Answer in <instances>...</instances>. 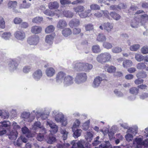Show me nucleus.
Returning a JSON list of instances; mask_svg holds the SVG:
<instances>
[{
    "mask_svg": "<svg viewBox=\"0 0 148 148\" xmlns=\"http://www.w3.org/2000/svg\"><path fill=\"white\" fill-rule=\"evenodd\" d=\"M54 114H56L55 119L58 123L60 122L64 126H66L67 124V118L61 112H58L55 111L53 112Z\"/></svg>",
    "mask_w": 148,
    "mask_h": 148,
    "instance_id": "f257e3e1",
    "label": "nucleus"
},
{
    "mask_svg": "<svg viewBox=\"0 0 148 148\" xmlns=\"http://www.w3.org/2000/svg\"><path fill=\"white\" fill-rule=\"evenodd\" d=\"M137 126H135L128 129L127 131V134L125 136V138L128 142L132 141L133 136H135L138 132Z\"/></svg>",
    "mask_w": 148,
    "mask_h": 148,
    "instance_id": "f03ea898",
    "label": "nucleus"
},
{
    "mask_svg": "<svg viewBox=\"0 0 148 148\" xmlns=\"http://www.w3.org/2000/svg\"><path fill=\"white\" fill-rule=\"evenodd\" d=\"M111 56L108 52H105L99 55L97 58V60L99 62L103 63L110 61Z\"/></svg>",
    "mask_w": 148,
    "mask_h": 148,
    "instance_id": "7ed1b4c3",
    "label": "nucleus"
},
{
    "mask_svg": "<svg viewBox=\"0 0 148 148\" xmlns=\"http://www.w3.org/2000/svg\"><path fill=\"white\" fill-rule=\"evenodd\" d=\"M143 137L141 136H137L134 139L133 143H136L137 145L136 148H142V145L148 146V140L145 139L144 141L142 140Z\"/></svg>",
    "mask_w": 148,
    "mask_h": 148,
    "instance_id": "20e7f679",
    "label": "nucleus"
},
{
    "mask_svg": "<svg viewBox=\"0 0 148 148\" xmlns=\"http://www.w3.org/2000/svg\"><path fill=\"white\" fill-rule=\"evenodd\" d=\"M87 79V76L86 73H79L77 74L75 81L77 84H80L85 82Z\"/></svg>",
    "mask_w": 148,
    "mask_h": 148,
    "instance_id": "39448f33",
    "label": "nucleus"
},
{
    "mask_svg": "<svg viewBox=\"0 0 148 148\" xmlns=\"http://www.w3.org/2000/svg\"><path fill=\"white\" fill-rule=\"evenodd\" d=\"M114 24L113 23L109 22H105L102 24L99 27V28L101 30L104 29L108 32H110L113 29Z\"/></svg>",
    "mask_w": 148,
    "mask_h": 148,
    "instance_id": "423d86ee",
    "label": "nucleus"
},
{
    "mask_svg": "<svg viewBox=\"0 0 148 148\" xmlns=\"http://www.w3.org/2000/svg\"><path fill=\"white\" fill-rule=\"evenodd\" d=\"M72 68L75 70L77 71H84L86 72V63H73Z\"/></svg>",
    "mask_w": 148,
    "mask_h": 148,
    "instance_id": "0eeeda50",
    "label": "nucleus"
},
{
    "mask_svg": "<svg viewBox=\"0 0 148 148\" xmlns=\"http://www.w3.org/2000/svg\"><path fill=\"white\" fill-rule=\"evenodd\" d=\"M71 143L73 145V147H75V148H86L88 145L84 140H81L77 143L75 142V140H73Z\"/></svg>",
    "mask_w": 148,
    "mask_h": 148,
    "instance_id": "6e6552de",
    "label": "nucleus"
},
{
    "mask_svg": "<svg viewBox=\"0 0 148 148\" xmlns=\"http://www.w3.org/2000/svg\"><path fill=\"white\" fill-rule=\"evenodd\" d=\"M46 125L49 126L50 127L51 129L50 130V132L51 133L55 134L58 131V128L57 126L54 123H53L52 121L49 120H48L47 121Z\"/></svg>",
    "mask_w": 148,
    "mask_h": 148,
    "instance_id": "1a4fd4ad",
    "label": "nucleus"
},
{
    "mask_svg": "<svg viewBox=\"0 0 148 148\" xmlns=\"http://www.w3.org/2000/svg\"><path fill=\"white\" fill-rule=\"evenodd\" d=\"M32 129L34 130L40 129L43 133H47L44 127L42 125L39 121H36L34 123L32 126Z\"/></svg>",
    "mask_w": 148,
    "mask_h": 148,
    "instance_id": "9d476101",
    "label": "nucleus"
},
{
    "mask_svg": "<svg viewBox=\"0 0 148 148\" xmlns=\"http://www.w3.org/2000/svg\"><path fill=\"white\" fill-rule=\"evenodd\" d=\"M74 78L70 75H67L65 77L64 79L63 84L64 86H67L71 85L73 83Z\"/></svg>",
    "mask_w": 148,
    "mask_h": 148,
    "instance_id": "9b49d317",
    "label": "nucleus"
},
{
    "mask_svg": "<svg viewBox=\"0 0 148 148\" xmlns=\"http://www.w3.org/2000/svg\"><path fill=\"white\" fill-rule=\"evenodd\" d=\"M39 40V38L37 36H32L28 38L27 42L30 45H36L38 43Z\"/></svg>",
    "mask_w": 148,
    "mask_h": 148,
    "instance_id": "f8f14e48",
    "label": "nucleus"
},
{
    "mask_svg": "<svg viewBox=\"0 0 148 148\" xmlns=\"http://www.w3.org/2000/svg\"><path fill=\"white\" fill-rule=\"evenodd\" d=\"M18 66V64L16 61L11 60L8 64V69L10 71L13 72L17 69Z\"/></svg>",
    "mask_w": 148,
    "mask_h": 148,
    "instance_id": "ddd939ff",
    "label": "nucleus"
},
{
    "mask_svg": "<svg viewBox=\"0 0 148 148\" xmlns=\"http://www.w3.org/2000/svg\"><path fill=\"white\" fill-rule=\"evenodd\" d=\"M42 76V72L40 69L35 71L32 74V77L36 81H39Z\"/></svg>",
    "mask_w": 148,
    "mask_h": 148,
    "instance_id": "4468645a",
    "label": "nucleus"
},
{
    "mask_svg": "<svg viewBox=\"0 0 148 148\" xmlns=\"http://www.w3.org/2000/svg\"><path fill=\"white\" fill-rule=\"evenodd\" d=\"M30 116V113L29 112H24L22 113L21 117L22 118L25 119V121L31 122L34 119V117H31Z\"/></svg>",
    "mask_w": 148,
    "mask_h": 148,
    "instance_id": "2eb2a0df",
    "label": "nucleus"
},
{
    "mask_svg": "<svg viewBox=\"0 0 148 148\" xmlns=\"http://www.w3.org/2000/svg\"><path fill=\"white\" fill-rule=\"evenodd\" d=\"M66 73L63 71H60L57 74L56 77V82L60 83L62 82L63 79L66 76Z\"/></svg>",
    "mask_w": 148,
    "mask_h": 148,
    "instance_id": "dca6fc26",
    "label": "nucleus"
},
{
    "mask_svg": "<svg viewBox=\"0 0 148 148\" xmlns=\"http://www.w3.org/2000/svg\"><path fill=\"white\" fill-rule=\"evenodd\" d=\"M15 37L18 40H22L25 38V33L22 31H17L14 34Z\"/></svg>",
    "mask_w": 148,
    "mask_h": 148,
    "instance_id": "f3484780",
    "label": "nucleus"
},
{
    "mask_svg": "<svg viewBox=\"0 0 148 148\" xmlns=\"http://www.w3.org/2000/svg\"><path fill=\"white\" fill-rule=\"evenodd\" d=\"M102 80V78L100 77H97L94 79L92 86L94 88H98Z\"/></svg>",
    "mask_w": 148,
    "mask_h": 148,
    "instance_id": "a211bd4d",
    "label": "nucleus"
},
{
    "mask_svg": "<svg viewBox=\"0 0 148 148\" xmlns=\"http://www.w3.org/2000/svg\"><path fill=\"white\" fill-rule=\"evenodd\" d=\"M0 123L2 125L3 127L6 128V130L9 131H10L11 128V123L9 121H3L0 122Z\"/></svg>",
    "mask_w": 148,
    "mask_h": 148,
    "instance_id": "6ab92c4d",
    "label": "nucleus"
},
{
    "mask_svg": "<svg viewBox=\"0 0 148 148\" xmlns=\"http://www.w3.org/2000/svg\"><path fill=\"white\" fill-rule=\"evenodd\" d=\"M45 73L48 77H51L55 74L56 71L53 68L50 67L47 68L46 69Z\"/></svg>",
    "mask_w": 148,
    "mask_h": 148,
    "instance_id": "aec40b11",
    "label": "nucleus"
},
{
    "mask_svg": "<svg viewBox=\"0 0 148 148\" xmlns=\"http://www.w3.org/2000/svg\"><path fill=\"white\" fill-rule=\"evenodd\" d=\"M42 30L41 27L38 26H34L32 27L31 29V32L33 34H35L40 33Z\"/></svg>",
    "mask_w": 148,
    "mask_h": 148,
    "instance_id": "412c9836",
    "label": "nucleus"
},
{
    "mask_svg": "<svg viewBox=\"0 0 148 148\" xmlns=\"http://www.w3.org/2000/svg\"><path fill=\"white\" fill-rule=\"evenodd\" d=\"M67 23L65 21L63 20H60L58 22L57 27L58 28L62 29L67 26Z\"/></svg>",
    "mask_w": 148,
    "mask_h": 148,
    "instance_id": "4be33fe9",
    "label": "nucleus"
},
{
    "mask_svg": "<svg viewBox=\"0 0 148 148\" xmlns=\"http://www.w3.org/2000/svg\"><path fill=\"white\" fill-rule=\"evenodd\" d=\"M10 132V134L8 135L9 138L11 140H15L17 138L18 133L17 131H14Z\"/></svg>",
    "mask_w": 148,
    "mask_h": 148,
    "instance_id": "5701e85b",
    "label": "nucleus"
},
{
    "mask_svg": "<svg viewBox=\"0 0 148 148\" xmlns=\"http://www.w3.org/2000/svg\"><path fill=\"white\" fill-rule=\"evenodd\" d=\"M72 33V31L69 28H66L62 31V34L65 37H67Z\"/></svg>",
    "mask_w": 148,
    "mask_h": 148,
    "instance_id": "b1692460",
    "label": "nucleus"
},
{
    "mask_svg": "<svg viewBox=\"0 0 148 148\" xmlns=\"http://www.w3.org/2000/svg\"><path fill=\"white\" fill-rule=\"evenodd\" d=\"M79 23L80 22L78 19H73L69 22V25L70 27H73L79 26Z\"/></svg>",
    "mask_w": 148,
    "mask_h": 148,
    "instance_id": "393cba45",
    "label": "nucleus"
},
{
    "mask_svg": "<svg viewBox=\"0 0 148 148\" xmlns=\"http://www.w3.org/2000/svg\"><path fill=\"white\" fill-rule=\"evenodd\" d=\"M139 23V20L138 18L133 19L131 22L130 25L133 28H136L138 27Z\"/></svg>",
    "mask_w": 148,
    "mask_h": 148,
    "instance_id": "a878e982",
    "label": "nucleus"
},
{
    "mask_svg": "<svg viewBox=\"0 0 148 148\" xmlns=\"http://www.w3.org/2000/svg\"><path fill=\"white\" fill-rule=\"evenodd\" d=\"M132 64L133 63L131 60H126L123 62V66L124 68H127V67L131 66Z\"/></svg>",
    "mask_w": 148,
    "mask_h": 148,
    "instance_id": "bb28decb",
    "label": "nucleus"
},
{
    "mask_svg": "<svg viewBox=\"0 0 148 148\" xmlns=\"http://www.w3.org/2000/svg\"><path fill=\"white\" fill-rule=\"evenodd\" d=\"M54 38L53 36L51 34L47 35L45 37V41L46 43L51 45L52 43Z\"/></svg>",
    "mask_w": 148,
    "mask_h": 148,
    "instance_id": "cd10ccee",
    "label": "nucleus"
},
{
    "mask_svg": "<svg viewBox=\"0 0 148 148\" xmlns=\"http://www.w3.org/2000/svg\"><path fill=\"white\" fill-rule=\"evenodd\" d=\"M59 6L58 3L56 1L50 2L49 4V8L51 10L57 9Z\"/></svg>",
    "mask_w": 148,
    "mask_h": 148,
    "instance_id": "c85d7f7f",
    "label": "nucleus"
},
{
    "mask_svg": "<svg viewBox=\"0 0 148 148\" xmlns=\"http://www.w3.org/2000/svg\"><path fill=\"white\" fill-rule=\"evenodd\" d=\"M17 2L16 1H9L8 4V8L14 9L16 8L17 6Z\"/></svg>",
    "mask_w": 148,
    "mask_h": 148,
    "instance_id": "c756f323",
    "label": "nucleus"
},
{
    "mask_svg": "<svg viewBox=\"0 0 148 148\" xmlns=\"http://www.w3.org/2000/svg\"><path fill=\"white\" fill-rule=\"evenodd\" d=\"M91 10H88L84 12L80 13L79 14L80 17L82 18H85L88 16H89L88 15L90 13Z\"/></svg>",
    "mask_w": 148,
    "mask_h": 148,
    "instance_id": "7c9ffc66",
    "label": "nucleus"
},
{
    "mask_svg": "<svg viewBox=\"0 0 148 148\" xmlns=\"http://www.w3.org/2000/svg\"><path fill=\"white\" fill-rule=\"evenodd\" d=\"M105 36L102 34H99L97 36V40L100 42H103L106 40Z\"/></svg>",
    "mask_w": 148,
    "mask_h": 148,
    "instance_id": "2f4dec72",
    "label": "nucleus"
},
{
    "mask_svg": "<svg viewBox=\"0 0 148 148\" xmlns=\"http://www.w3.org/2000/svg\"><path fill=\"white\" fill-rule=\"evenodd\" d=\"M85 137L87 141L90 142L92 139L93 135L91 132H87L85 135Z\"/></svg>",
    "mask_w": 148,
    "mask_h": 148,
    "instance_id": "473e14b6",
    "label": "nucleus"
},
{
    "mask_svg": "<svg viewBox=\"0 0 148 148\" xmlns=\"http://www.w3.org/2000/svg\"><path fill=\"white\" fill-rule=\"evenodd\" d=\"M12 36L11 33L10 32H5L3 33L1 37L5 40L9 39Z\"/></svg>",
    "mask_w": 148,
    "mask_h": 148,
    "instance_id": "72a5a7b5",
    "label": "nucleus"
},
{
    "mask_svg": "<svg viewBox=\"0 0 148 148\" xmlns=\"http://www.w3.org/2000/svg\"><path fill=\"white\" fill-rule=\"evenodd\" d=\"M110 15L114 20L116 21L119 20L121 18V16L120 15L114 12H110Z\"/></svg>",
    "mask_w": 148,
    "mask_h": 148,
    "instance_id": "f704fd0d",
    "label": "nucleus"
},
{
    "mask_svg": "<svg viewBox=\"0 0 148 148\" xmlns=\"http://www.w3.org/2000/svg\"><path fill=\"white\" fill-rule=\"evenodd\" d=\"M64 15L68 18H72L74 15L73 13L71 11L65 10L63 12Z\"/></svg>",
    "mask_w": 148,
    "mask_h": 148,
    "instance_id": "c9c22d12",
    "label": "nucleus"
},
{
    "mask_svg": "<svg viewBox=\"0 0 148 148\" xmlns=\"http://www.w3.org/2000/svg\"><path fill=\"white\" fill-rule=\"evenodd\" d=\"M85 10L84 7L82 6H78L74 7L73 10L76 13H79Z\"/></svg>",
    "mask_w": 148,
    "mask_h": 148,
    "instance_id": "e433bc0d",
    "label": "nucleus"
},
{
    "mask_svg": "<svg viewBox=\"0 0 148 148\" xmlns=\"http://www.w3.org/2000/svg\"><path fill=\"white\" fill-rule=\"evenodd\" d=\"M47 143L49 144H52L55 143L56 139L55 137L52 136H49L46 140Z\"/></svg>",
    "mask_w": 148,
    "mask_h": 148,
    "instance_id": "4c0bfd02",
    "label": "nucleus"
},
{
    "mask_svg": "<svg viewBox=\"0 0 148 148\" xmlns=\"http://www.w3.org/2000/svg\"><path fill=\"white\" fill-rule=\"evenodd\" d=\"M140 47V45L138 44H134L130 46V49L132 51H137L139 49Z\"/></svg>",
    "mask_w": 148,
    "mask_h": 148,
    "instance_id": "58836bf2",
    "label": "nucleus"
},
{
    "mask_svg": "<svg viewBox=\"0 0 148 148\" xmlns=\"http://www.w3.org/2000/svg\"><path fill=\"white\" fill-rule=\"evenodd\" d=\"M112 148V146L108 141L104 142L103 145H100L99 148Z\"/></svg>",
    "mask_w": 148,
    "mask_h": 148,
    "instance_id": "ea45409f",
    "label": "nucleus"
},
{
    "mask_svg": "<svg viewBox=\"0 0 148 148\" xmlns=\"http://www.w3.org/2000/svg\"><path fill=\"white\" fill-rule=\"evenodd\" d=\"M55 29V27L53 26L50 25L49 26L46 28L45 32L47 34L49 33L53 32Z\"/></svg>",
    "mask_w": 148,
    "mask_h": 148,
    "instance_id": "a19ab883",
    "label": "nucleus"
},
{
    "mask_svg": "<svg viewBox=\"0 0 148 148\" xmlns=\"http://www.w3.org/2000/svg\"><path fill=\"white\" fill-rule=\"evenodd\" d=\"M1 117L2 119H7L9 117V114L7 112L1 110Z\"/></svg>",
    "mask_w": 148,
    "mask_h": 148,
    "instance_id": "79ce46f5",
    "label": "nucleus"
},
{
    "mask_svg": "<svg viewBox=\"0 0 148 148\" xmlns=\"http://www.w3.org/2000/svg\"><path fill=\"white\" fill-rule=\"evenodd\" d=\"M147 74L145 72H140L138 73L136 75L137 78H145L147 76Z\"/></svg>",
    "mask_w": 148,
    "mask_h": 148,
    "instance_id": "37998d69",
    "label": "nucleus"
},
{
    "mask_svg": "<svg viewBox=\"0 0 148 148\" xmlns=\"http://www.w3.org/2000/svg\"><path fill=\"white\" fill-rule=\"evenodd\" d=\"M43 19V18L42 17L37 16L32 19V22L36 23H40L42 21Z\"/></svg>",
    "mask_w": 148,
    "mask_h": 148,
    "instance_id": "c03bdc74",
    "label": "nucleus"
},
{
    "mask_svg": "<svg viewBox=\"0 0 148 148\" xmlns=\"http://www.w3.org/2000/svg\"><path fill=\"white\" fill-rule=\"evenodd\" d=\"M73 131V136L76 138L81 135L82 130L81 129H77Z\"/></svg>",
    "mask_w": 148,
    "mask_h": 148,
    "instance_id": "a18cd8bd",
    "label": "nucleus"
},
{
    "mask_svg": "<svg viewBox=\"0 0 148 148\" xmlns=\"http://www.w3.org/2000/svg\"><path fill=\"white\" fill-rule=\"evenodd\" d=\"M33 112L34 113L35 112V114L36 115H40L42 120H44L45 119H46L47 117H48V115L47 114H43V113H39V112L38 111H36L35 112V110H33Z\"/></svg>",
    "mask_w": 148,
    "mask_h": 148,
    "instance_id": "49530a36",
    "label": "nucleus"
},
{
    "mask_svg": "<svg viewBox=\"0 0 148 148\" xmlns=\"http://www.w3.org/2000/svg\"><path fill=\"white\" fill-rule=\"evenodd\" d=\"M135 58L137 61L140 62L143 60L144 56L140 54L136 53Z\"/></svg>",
    "mask_w": 148,
    "mask_h": 148,
    "instance_id": "de8ad7c7",
    "label": "nucleus"
},
{
    "mask_svg": "<svg viewBox=\"0 0 148 148\" xmlns=\"http://www.w3.org/2000/svg\"><path fill=\"white\" fill-rule=\"evenodd\" d=\"M60 133L62 135V138L64 140H66L67 138L68 132L65 129H61Z\"/></svg>",
    "mask_w": 148,
    "mask_h": 148,
    "instance_id": "09e8293b",
    "label": "nucleus"
},
{
    "mask_svg": "<svg viewBox=\"0 0 148 148\" xmlns=\"http://www.w3.org/2000/svg\"><path fill=\"white\" fill-rule=\"evenodd\" d=\"M116 70V68L113 66H108L107 71L110 73H114Z\"/></svg>",
    "mask_w": 148,
    "mask_h": 148,
    "instance_id": "8fccbe9b",
    "label": "nucleus"
},
{
    "mask_svg": "<svg viewBox=\"0 0 148 148\" xmlns=\"http://www.w3.org/2000/svg\"><path fill=\"white\" fill-rule=\"evenodd\" d=\"M138 88L135 87L132 88L130 90V92L131 93L135 95L138 94Z\"/></svg>",
    "mask_w": 148,
    "mask_h": 148,
    "instance_id": "3c124183",
    "label": "nucleus"
},
{
    "mask_svg": "<svg viewBox=\"0 0 148 148\" xmlns=\"http://www.w3.org/2000/svg\"><path fill=\"white\" fill-rule=\"evenodd\" d=\"M41 132L39 133L38 134L36 138L37 139L40 141H41L43 140L44 138V134H45L42 132V131H41Z\"/></svg>",
    "mask_w": 148,
    "mask_h": 148,
    "instance_id": "603ef678",
    "label": "nucleus"
},
{
    "mask_svg": "<svg viewBox=\"0 0 148 148\" xmlns=\"http://www.w3.org/2000/svg\"><path fill=\"white\" fill-rule=\"evenodd\" d=\"M92 50L95 53H97L101 51V49L98 45L93 46L92 47Z\"/></svg>",
    "mask_w": 148,
    "mask_h": 148,
    "instance_id": "864d4df0",
    "label": "nucleus"
},
{
    "mask_svg": "<svg viewBox=\"0 0 148 148\" xmlns=\"http://www.w3.org/2000/svg\"><path fill=\"white\" fill-rule=\"evenodd\" d=\"M31 5V4L28 3L27 4L21 3L19 6V9H26L29 8Z\"/></svg>",
    "mask_w": 148,
    "mask_h": 148,
    "instance_id": "5fc2aeb1",
    "label": "nucleus"
},
{
    "mask_svg": "<svg viewBox=\"0 0 148 148\" xmlns=\"http://www.w3.org/2000/svg\"><path fill=\"white\" fill-rule=\"evenodd\" d=\"M90 121L89 120L85 122L82 125V129L84 130H87L89 128Z\"/></svg>",
    "mask_w": 148,
    "mask_h": 148,
    "instance_id": "6e6d98bb",
    "label": "nucleus"
},
{
    "mask_svg": "<svg viewBox=\"0 0 148 148\" xmlns=\"http://www.w3.org/2000/svg\"><path fill=\"white\" fill-rule=\"evenodd\" d=\"M31 67L30 66H26L23 69V72L25 73H27L31 71Z\"/></svg>",
    "mask_w": 148,
    "mask_h": 148,
    "instance_id": "4d7b16f0",
    "label": "nucleus"
},
{
    "mask_svg": "<svg viewBox=\"0 0 148 148\" xmlns=\"http://www.w3.org/2000/svg\"><path fill=\"white\" fill-rule=\"evenodd\" d=\"M80 122L77 119L76 120L74 123L73 126L72 127V130H75V129L78 127L80 125Z\"/></svg>",
    "mask_w": 148,
    "mask_h": 148,
    "instance_id": "13d9d810",
    "label": "nucleus"
},
{
    "mask_svg": "<svg viewBox=\"0 0 148 148\" xmlns=\"http://www.w3.org/2000/svg\"><path fill=\"white\" fill-rule=\"evenodd\" d=\"M22 131L23 134H27L26 136L27 137H29L30 136L29 135V130L26 127H24L22 128Z\"/></svg>",
    "mask_w": 148,
    "mask_h": 148,
    "instance_id": "bf43d9fd",
    "label": "nucleus"
},
{
    "mask_svg": "<svg viewBox=\"0 0 148 148\" xmlns=\"http://www.w3.org/2000/svg\"><path fill=\"white\" fill-rule=\"evenodd\" d=\"M100 137L98 136L94 139V141L92 143L93 145L94 146H96L100 143L101 141L99 140Z\"/></svg>",
    "mask_w": 148,
    "mask_h": 148,
    "instance_id": "052dcab7",
    "label": "nucleus"
},
{
    "mask_svg": "<svg viewBox=\"0 0 148 148\" xmlns=\"http://www.w3.org/2000/svg\"><path fill=\"white\" fill-rule=\"evenodd\" d=\"M81 31V29L79 28H75L72 30L74 35H77L80 34Z\"/></svg>",
    "mask_w": 148,
    "mask_h": 148,
    "instance_id": "680f3d73",
    "label": "nucleus"
},
{
    "mask_svg": "<svg viewBox=\"0 0 148 148\" xmlns=\"http://www.w3.org/2000/svg\"><path fill=\"white\" fill-rule=\"evenodd\" d=\"M146 65L144 63H140L137 65V68L139 69H142L145 68Z\"/></svg>",
    "mask_w": 148,
    "mask_h": 148,
    "instance_id": "e2e57ef3",
    "label": "nucleus"
},
{
    "mask_svg": "<svg viewBox=\"0 0 148 148\" xmlns=\"http://www.w3.org/2000/svg\"><path fill=\"white\" fill-rule=\"evenodd\" d=\"M103 46L105 48L107 49H111L112 47V44L108 42H105L103 43Z\"/></svg>",
    "mask_w": 148,
    "mask_h": 148,
    "instance_id": "0e129e2a",
    "label": "nucleus"
},
{
    "mask_svg": "<svg viewBox=\"0 0 148 148\" xmlns=\"http://www.w3.org/2000/svg\"><path fill=\"white\" fill-rule=\"evenodd\" d=\"M141 53L144 54L148 53V47L146 46L142 47L141 49Z\"/></svg>",
    "mask_w": 148,
    "mask_h": 148,
    "instance_id": "69168bd1",
    "label": "nucleus"
},
{
    "mask_svg": "<svg viewBox=\"0 0 148 148\" xmlns=\"http://www.w3.org/2000/svg\"><path fill=\"white\" fill-rule=\"evenodd\" d=\"M90 8L91 10H99L100 7L98 5L96 4H93L90 5Z\"/></svg>",
    "mask_w": 148,
    "mask_h": 148,
    "instance_id": "338daca9",
    "label": "nucleus"
},
{
    "mask_svg": "<svg viewBox=\"0 0 148 148\" xmlns=\"http://www.w3.org/2000/svg\"><path fill=\"white\" fill-rule=\"evenodd\" d=\"M44 13L45 15L49 16H52L54 15L53 12L49 10H47L43 12Z\"/></svg>",
    "mask_w": 148,
    "mask_h": 148,
    "instance_id": "774afa93",
    "label": "nucleus"
}]
</instances>
